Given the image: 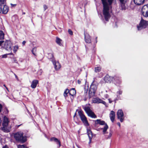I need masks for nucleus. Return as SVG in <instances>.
<instances>
[{
	"label": "nucleus",
	"instance_id": "23",
	"mask_svg": "<svg viewBox=\"0 0 148 148\" xmlns=\"http://www.w3.org/2000/svg\"><path fill=\"white\" fill-rule=\"evenodd\" d=\"M62 40L59 38L57 37L56 39V43L60 46L62 45Z\"/></svg>",
	"mask_w": 148,
	"mask_h": 148
},
{
	"label": "nucleus",
	"instance_id": "18",
	"mask_svg": "<svg viewBox=\"0 0 148 148\" xmlns=\"http://www.w3.org/2000/svg\"><path fill=\"white\" fill-rule=\"evenodd\" d=\"M3 6V9H2V13L4 14H6L9 11V8L7 5H5V3L2 5V6Z\"/></svg>",
	"mask_w": 148,
	"mask_h": 148
},
{
	"label": "nucleus",
	"instance_id": "42",
	"mask_svg": "<svg viewBox=\"0 0 148 148\" xmlns=\"http://www.w3.org/2000/svg\"><path fill=\"white\" fill-rule=\"evenodd\" d=\"M11 51V52L7 54V55H13V53L11 52V51Z\"/></svg>",
	"mask_w": 148,
	"mask_h": 148
},
{
	"label": "nucleus",
	"instance_id": "54",
	"mask_svg": "<svg viewBox=\"0 0 148 148\" xmlns=\"http://www.w3.org/2000/svg\"><path fill=\"white\" fill-rule=\"evenodd\" d=\"M14 61L16 63L17 62H16L17 61L16 60H14Z\"/></svg>",
	"mask_w": 148,
	"mask_h": 148
},
{
	"label": "nucleus",
	"instance_id": "30",
	"mask_svg": "<svg viewBox=\"0 0 148 148\" xmlns=\"http://www.w3.org/2000/svg\"><path fill=\"white\" fill-rule=\"evenodd\" d=\"M36 47H34L33 48L32 50V53L34 56H36V54L35 53L36 52Z\"/></svg>",
	"mask_w": 148,
	"mask_h": 148
},
{
	"label": "nucleus",
	"instance_id": "22",
	"mask_svg": "<svg viewBox=\"0 0 148 148\" xmlns=\"http://www.w3.org/2000/svg\"><path fill=\"white\" fill-rule=\"evenodd\" d=\"M51 141H54L56 142L57 144H58L59 145V147H60L61 146L60 142V141L57 138L55 137H52L50 139Z\"/></svg>",
	"mask_w": 148,
	"mask_h": 148
},
{
	"label": "nucleus",
	"instance_id": "4",
	"mask_svg": "<svg viewBox=\"0 0 148 148\" xmlns=\"http://www.w3.org/2000/svg\"><path fill=\"white\" fill-rule=\"evenodd\" d=\"M14 138L16 140L24 142L26 141V138L23 136V132H17L14 135Z\"/></svg>",
	"mask_w": 148,
	"mask_h": 148
},
{
	"label": "nucleus",
	"instance_id": "27",
	"mask_svg": "<svg viewBox=\"0 0 148 148\" xmlns=\"http://www.w3.org/2000/svg\"><path fill=\"white\" fill-rule=\"evenodd\" d=\"M19 47L18 45H16L14 47L13 51L14 53H16V52L18 50Z\"/></svg>",
	"mask_w": 148,
	"mask_h": 148
},
{
	"label": "nucleus",
	"instance_id": "34",
	"mask_svg": "<svg viewBox=\"0 0 148 148\" xmlns=\"http://www.w3.org/2000/svg\"><path fill=\"white\" fill-rule=\"evenodd\" d=\"M68 32L69 34L70 35H73V32L70 29H69L68 30Z\"/></svg>",
	"mask_w": 148,
	"mask_h": 148
},
{
	"label": "nucleus",
	"instance_id": "13",
	"mask_svg": "<svg viewBox=\"0 0 148 148\" xmlns=\"http://www.w3.org/2000/svg\"><path fill=\"white\" fill-rule=\"evenodd\" d=\"M9 122V121L8 118L6 116H4L3 118V129H5L7 128Z\"/></svg>",
	"mask_w": 148,
	"mask_h": 148
},
{
	"label": "nucleus",
	"instance_id": "40",
	"mask_svg": "<svg viewBox=\"0 0 148 148\" xmlns=\"http://www.w3.org/2000/svg\"><path fill=\"white\" fill-rule=\"evenodd\" d=\"M112 135V134L111 132H110L108 136V138H110Z\"/></svg>",
	"mask_w": 148,
	"mask_h": 148
},
{
	"label": "nucleus",
	"instance_id": "38",
	"mask_svg": "<svg viewBox=\"0 0 148 148\" xmlns=\"http://www.w3.org/2000/svg\"><path fill=\"white\" fill-rule=\"evenodd\" d=\"M2 109V106L1 105V104H0V112H1Z\"/></svg>",
	"mask_w": 148,
	"mask_h": 148
},
{
	"label": "nucleus",
	"instance_id": "45",
	"mask_svg": "<svg viewBox=\"0 0 148 148\" xmlns=\"http://www.w3.org/2000/svg\"><path fill=\"white\" fill-rule=\"evenodd\" d=\"M117 124L119 126V127H121V124L119 122L117 123Z\"/></svg>",
	"mask_w": 148,
	"mask_h": 148
},
{
	"label": "nucleus",
	"instance_id": "29",
	"mask_svg": "<svg viewBox=\"0 0 148 148\" xmlns=\"http://www.w3.org/2000/svg\"><path fill=\"white\" fill-rule=\"evenodd\" d=\"M69 93V90L68 89H66L64 92V95L65 97L67 96V94Z\"/></svg>",
	"mask_w": 148,
	"mask_h": 148
},
{
	"label": "nucleus",
	"instance_id": "51",
	"mask_svg": "<svg viewBox=\"0 0 148 148\" xmlns=\"http://www.w3.org/2000/svg\"><path fill=\"white\" fill-rule=\"evenodd\" d=\"M15 77L16 78H17V76L15 75Z\"/></svg>",
	"mask_w": 148,
	"mask_h": 148
},
{
	"label": "nucleus",
	"instance_id": "41",
	"mask_svg": "<svg viewBox=\"0 0 148 148\" xmlns=\"http://www.w3.org/2000/svg\"><path fill=\"white\" fill-rule=\"evenodd\" d=\"M4 42V41L3 40L0 41V46Z\"/></svg>",
	"mask_w": 148,
	"mask_h": 148
},
{
	"label": "nucleus",
	"instance_id": "33",
	"mask_svg": "<svg viewBox=\"0 0 148 148\" xmlns=\"http://www.w3.org/2000/svg\"><path fill=\"white\" fill-rule=\"evenodd\" d=\"M5 0H0V5H3L5 3Z\"/></svg>",
	"mask_w": 148,
	"mask_h": 148
},
{
	"label": "nucleus",
	"instance_id": "44",
	"mask_svg": "<svg viewBox=\"0 0 148 148\" xmlns=\"http://www.w3.org/2000/svg\"><path fill=\"white\" fill-rule=\"evenodd\" d=\"M26 43V41H23L22 42V44L23 45H24Z\"/></svg>",
	"mask_w": 148,
	"mask_h": 148
},
{
	"label": "nucleus",
	"instance_id": "15",
	"mask_svg": "<svg viewBox=\"0 0 148 148\" xmlns=\"http://www.w3.org/2000/svg\"><path fill=\"white\" fill-rule=\"evenodd\" d=\"M84 39L85 42L87 43H90L91 42L90 37L87 33H84Z\"/></svg>",
	"mask_w": 148,
	"mask_h": 148
},
{
	"label": "nucleus",
	"instance_id": "25",
	"mask_svg": "<svg viewBox=\"0 0 148 148\" xmlns=\"http://www.w3.org/2000/svg\"><path fill=\"white\" fill-rule=\"evenodd\" d=\"M82 82L83 83H86L87 82V80L86 78H85L84 79H81V80H77V83L78 84H80L81 83V82Z\"/></svg>",
	"mask_w": 148,
	"mask_h": 148
},
{
	"label": "nucleus",
	"instance_id": "39",
	"mask_svg": "<svg viewBox=\"0 0 148 148\" xmlns=\"http://www.w3.org/2000/svg\"><path fill=\"white\" fill-rule=\"evenodd\" d=\"M122 91H118L117 92V94H119V95H121L122 93Z\"/></svg>",
	"mask_w": 148,
	"mask_h": 148
},
{
	"label": "nucleus",
	"instance_id": "11",
	"mask_svg": "<svg viewBox=\"0 0 148 148\" xmlns=\"http://www.w3.org/2000/svg\"><path fill=\"white\" fill-rule=\"evenodd\" d=\"M147 5H144L142 8V13L144 16L145 17H148V10Z\"/></svg>",
	"mask_w": 148,
	"mask_h": 148
},
{
	"label": "nucleus",
	"instance_id": "48",
	"mask_svg": "<svg viewBox=\"0 0 148 148\" xmlns=\"http://www.w3.org/2000/svg\"><path fill=\"white\" fill-rule=\"evenodd\" d=\"M109 102L110 103H112V101H111L110 100V99H109Z\"/></svg>",
	"mask_w": 148,
	"mask_h": 148
},
{
	"label": "nucleus",
	"instance_id": "7",
	"mask_svg": "<svg viewBox=\"0 0 148 148\" xmlns=\"http://www.w3.org/2000/svg\"><path fill=\"white\" fill-rule=\"evenodd\" d=\"M96 124H99L100 125H104L105 126L102 129L103 130V134L106 133V132L108 129V127L107 124L105 123V122L103 121H101L100 119H97L95 121Z\"/></svg>",
	"mask_w": 148,
	"mask_h": 148
},
{
	"label": "nucleus",
	"instance_id": "36",
	"mask_svg": "<svg viewBox=\"0 0 148 148\" xmlns=\"http://www.w3.org/2000/svg\"><path fill=\"white\" fill-rule=\"evenodd\" d=\"M2 5H0V13L2 12Z\"/></svg>",
	"mask_w": 148,
	"mask_h": 148
},
{
	"label": "nucleus",
	"instance_id": "43",
	"mask_svg": "<svg viewBox=\"0 0 148 148\" xmlns=\"http://www.w3.org/2000/svg\"><path fill=\"white\" fill-rule=\"evenodd\" d=\"M11 5L12 7H14V6H16V4H13L11 3Z\"/></svg>",
	"mask_w": 148,
	"mask_h": 148
},
{
	"label": "nucleus",
	"instance_id": "49",
	"mask_svg": "<svg viewBox=\"0 0 148 148\" xmlns=\"http://www.w3.org/2000/svg\"><path fill=\"white\" fill-rule=\"evenodd\" d=\"M6 89H7V90L8 91H9V90L8 89V88L7 87H6L5 88Z\"/></svg>",
	"mask_w": 148,
	"mask_h": 148
},
{
	"label": "nucleus",
	"instance_id": "3",
	"mask_svg": "<svg viewBox=\"0 0 148 148\" xmlns=\"http://www.w3.org/2000/svg\"><path fill=\"white\" fill-rule=\"evenodd\" d=\"M48 58L51 59L54 68L56 71L59 70L61 67V65L60 63L58 61H56L53 57V55L52 53L49 54Z\"/></svg>",
	"mask_w": 148,
	"mask_h": 148
},
{
	"label": "nucleus",
	"instance_id": "21",
	"mask_svg": "<svg viewBox=\"0 0 148 148\" xmlns=\"http://www.w3.org/2000/svg\"><path fill=\"white\" fill-rule=\"evenodd\" d=\"M38 81L37 80H34L32 82L31 85V87L33 88H34L36 86L37 84H38Z\"/></svg>",
	"mask_w": 148,
	"mask_h": 148
},
{
	"label": "nucleus",
	"instance_id": "6",
	"mask_svg": "<svg viewBox=\"0 0 148 148\" xmlns=\"http://www.w3.org/2000/svg\"><path fill=\"white\" fill-rule=\"evenodd\" d=\"M83 108L88 116L92 118H96V116L90 109L89 106H84Z\"/></svg>",
	"mask_w": 148,
	"mask_h": 148
},
{
	"label": "nucleus",
	"instance_id": "9",
	"mask_svg": "<svg viewBox=\"0 0 148 148\" xmlns=\"http://www.w3.org/2000/svg\"><path fill=\"white\" fill-rule=\"evenodd\" d=\"M11 44L10 40H6L5 42L2 45V47L6 50L11 51Z\"/></svg>",
	"mask_w": 148,
	"mask_h": 148
},
{
	"label": "nucleus",
	"instance_id": "32",
	"mask_svg": "<svg viewBox=\"0 0 148 148\" xmlns=\"http://www.w3.org/2000/svg\"><path fill=\"white\" fill-rule=\"evenodd\" d=\"M42 70L40 69L37 72L38 74L39 75H41L42 73Z\"/></svg>",
	"mask_w": 148,
	"mask_h": 148
},
{
	"label": "nucleus",
	"instance_id": "52",
	"mask_svg": "<svg viewBox=\"0 0 148 148\" xmlns=\"http://www.w3.org/2000/svg\"><path fill=\"white\" fill-rule=\"evenodd\" d=\"M25 14V13L24 12H23V14Z\"/></svg>",
	"mask_w": 148,
	"mask_h": 148
},
{
	"label": "nucleus",
	"instance_id": "31",
	"mask_svg": "<svg viewBox=\"0 0 148 148\" xmlns=\"http://www.w3.org/2000/svg\"><path fill=\"white\" fill-rule=\"evenodd\" d=\"M18 148H27L24 145H19L18 147Z\"/></svg>",
	"mask_w": 148,
	"mask_h": 148
},
{
	"label": "nucleus",
	"instance_id": "14",
	"mask_svg": "<svg viewBox=\"0 0 148 148\" xmlns=\"http://www.w3.org/2000/svg\"><path fill=\"white\" fill-rule=\"evenodd\" d=\"M92 101L93 103H102L105 105L106 104V103L105 101H103L98 98L93 99L92 100Z\"/></svg>",
	"mask_w": 148,
	"mask_h": 148
},
{
	"label": "nucleus",
	"instance_id": "2",
	"mask_svg": "<svg viewBox=\"0 0 148 148\" xmlns=\"http://www.w3.org/2000/svg\"><path fill=\"white\" fill-rule=\"evenodd\" d=\"M98 84L95 81H93L91 85L89 91V96L90 98L95 95L97 88Z\"/></svg>",
	"mask_w": 148,
	"mask_h": 148
},
{
	"label": "nucleus",
	"instance_id": "24",
	"mask_svg": "<svg viewBox=\"0 0 148 148\" xmlns=\"http://www.w3.org/2000/svg\"><path fill=\"white\" fill-rule=\"evenodd\" d=\"M76 94V91L74 88L71 89L69 91V94L71 96H73Z\"/></svg>",
	"mask_w": 148,
	"mask_h": 148
},
{
	"label": "nucleus",
	"instance_id": "28",
	"mask_svg": "<svg viewBox=\"0 0 148 148\" xmlns=\"http://www.w3.org/2000/svg\"><path fill=\"white\" fill-rule=\"evenodd\" d=\"M101 70V68L100 66H97L95 68V72L96 73L99 72Z\"/></svg>",
	"mask_w": 148,
	"mask_h": 148
},
{
	"label": "nucleus",
	"instance_id": "17",
	"mask_svg": "<svg viewBox=\"0 0 148 148\" xmlns=\"http://www.w3.org/2000/svg\"><path fill=\"white\" fill-rule=\"evenodd\" d=\"M87 130L88 135L90 140L89 143H90L91 142V140L92 137V133L89 128H87Z\"/></svg>",
	"mask_w": 148,
	"mask_h": 148
},
{
	"label": "nucleus",
	"instance_id": "19",
	"mask_svg": "<svg viewBox=\"0 0 148 148\" xmlns=\"http://www.w3.org/2000/svg\"><path fill=\"white\" fill-rule=\"evenodd\" d=\"M110 119L112 122H113L115 118V113L114 111H112L110 114Z\"/></svg>",
	"mask_w": 148,
	"mask_h": 148
},
{
	"label": "nucleus",
	"instance_id": "1",
	"mask_svg": "<svg viewBox=\"0 0 148 148\" xmlns=\"http://www.w3.org/2000/svg\"><path fill=\"white\" fill-rule=\"evenodd\" d=\"M103 6V14L106 21H108L110 17V11L111 5L114 0H101Z\"/></svg>",
	"mask_w": 148,
	"mask_h": 148
},
{
	"label": "nucleus",
	"instance_id": "50",
	"mask_svg": "<svg viewBox=\"0 0 148 148\" xmlns=\"http://www.w3.org/2000/svg\"><path fill=\"white\" fill-rule=\"evenodd\" d=\"M76 113H75L74 114V115L73 116V117H75V116H76Z\"/></svg>",
	"mask_w": 148,
	"mask_h": 148
},
{
	"label": "nucleus",
	"instance_id": "8",
	"mask_svg": "<svg viewBox=\"0 0 148 148\" xmlns=\"http://www.w3.org/2000/svg\"><path fill=\"white\" fill-rule=\"evenodd\" d=\"M148 25V22L143 19L141 20L139 24L137 26L138 30H140L143 29L145 28Z\"/></svg>",
	"mask_w": 148,
	"mask_h": 148
},
{
	"label": "nucleus",
	"instance_id": "47",
	"mask_svg": "<svg viewBox=\"0 0 148 148\" xmlns=\"http://www.w3.org/2000/svg\"><path fill=\"white\" fill-rule=\"evenodd\" d=\"M118 81L117 82L118 83H119L121 81L119 79H118Z\"/></svg>",
	"mask_w": 148,
	"mask_h": 148
},
{
	"label": "nucleus",
	"instance_id": "12",
	"mask_svg": "<svg viewBox=\"0 0 148 148\" xmlns=\"http://www.w3.org/2000/svg\"><path fill=\"white\" fill-rule=\"evenodd\" d=\"M120 3L121 7L122 10H125V4L127 2L128 0H117Z\"/></svg>",
	"mask_w": 148,
	"mask_h": 148
},
{
	"label": "nucleus",
	"instance_id": "16",
	"mask_svg": "<svg viewBox=\"0 0 148 148\" xmlns=\"http://www.w3.org/2000/svg\"><path fill=\"white\" fill-rule=\"evenodd\" d=\"M113 79L112 77L107 75L104 77V80L106 82L111 83L113 81Z\"/></svg>",
	"mask_w": 148,
	"mask_h": 148
},
{
	"label": "nucleus",
	"instance_id": "55",
	"mask_svg": "<svg viewBox=\"0 0 148 148\" xmlns=\"http://www.w3.org/2000/svg\"><path fill=\"white\" fill-rule=\"evenodd\" d=\"M21 125H19L18 126V127H19Z\"/></svg>",
	"mask_w": 148,
	"mask_h": 148
},
{
	"label": "nucleus",
	"instance_id": "5",
	"mask_svg": "<svg viewBox=\"0 0 148 148\" xmlns=\"http://www.w3.org/2000/svg\"><path fill=\"white\" fill-rule=\"evenodd\" d=\"M78 113L81 120L84 125L87 126H89V124L86 117L84 114L82 110H79L78 111Z\"/></svg>",
	"mask_w": 148,
	"mask_h": 148
},
{
	"label": "nucleus",
	"instance_id": "37",
	"mask_svg": "<svg viewBox=\"0 0 148 148\" xmlns=\"http://www.w3.org/2000/svg\"><path fill=\"white\" fill-rule=\"evenodd\" d=\"M7 54L3 55L2 56V58H6L7 57Z\"/></svg>",
	"mask_w": 148,
	"mask_h": 148
},
{
	"label": "nucleus",
	"instance_id": "53",
	"mask_svg": "<svg viewBox=\"0 0 148 148\" xmlns=\"http://www.w3.org/2000/svg\"><path fill=\"white\" fill-rule=\"evenodd\" d=\"M3 86H4L5 88H6V86L5 84H4L3 85Z\"/></svg>",
	"mask_w": 148,
	"mask_h": 148
},
{
	"label": "nucleus",
	"instance_id": "10",
	"mask_svg": "<svg viewBox=\"0 0 148 148\" xmlns=\"http://www.w3.org/2000/svg\"><path fill=\"white\" fill-rule=\"evenodd\" d=\"M117 116L118 119L120 120L121 122H122L124 120V114L121 110H119L117 112Z\"/></svg>",
	"mask_w": 148,
	"mask_h": 148
},
{
	"label": "nucleus",
	"instance_id": "26",
	"mask_svg": "<svg viewBox=\"0 0 148 148\" xmlns=\"http://www.w3.org/2000/svg\"><path fill=\"white\" fill-rule=\"evenodd\" d=\"M4 34L2 31H0V40H2L4 38Z\"/></svg>",
	"mask_w": 148,
	"mask_h": 148
},
{
	"label": "nucleus",
	"instance_id": "46",
	"mask_svg": "<svg viewBox=\"0 0 148 148\" xmlns=\"http://www.w3.org/2000/svg\"><path fill=\"white\" fill-rule=\"evenodd\" d=\"M3 148H8L7 146H5L3 147Z\"/></svg>",
	"mask_w": 148,
	"mask_h": 148
},
{
	"label": "nucleus",
	"instance_id": "35",
	"mask_svg": "<svg viewBox=\"0 0 148 148\" xmlns=\"http://www.w3.org/2000/svg\"><path fill=\"white\" fill-rule=\"evenodd\" d=\"M43 8L45 11L47 8V7L46 5H43Z\"/></svg>",
	"mask_w": 148,
	"mask_h": 148
},
{
	"label": "nucleus",
	"instance_id": "20",
	"mask_svg": "<svg viewBox=\"0 0 148 148\" xmlns=\"http://www.w3.org/2000/svg\"><path fill=\"white\" fill-rule=\"evenodd\" d=\"M145 0H134V3L137 5H140L143 4Z\"/></svg>",
	"mask_w": 148,
	"mask_h": 148
}]
</instances>
